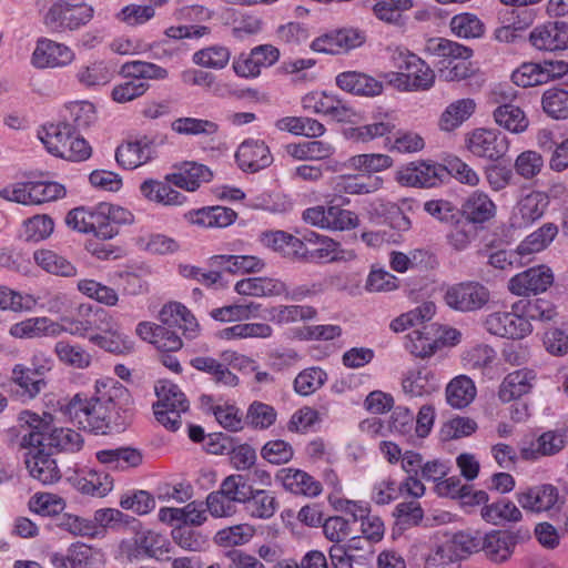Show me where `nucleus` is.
I'll return each instance as SVG.
<instances>
[{"mask_svg": "<svg viewBox=\"0 0 568 568\" xmlns=\"http://www.w3.org/2000/svg\"><path fill=\"white\" fill-rule=\"evenodd\" d=\"M109 383L97 381L94 394L89 398L75 394L61 412L73 424L94 434H109L119 432L123 424L118 422L116 405L112 395L106 390Z\"/></svg>", "mask_w": 568, "mask_h": 568, "instance_id": "1", "label": "nucleus"}, {"mask_svg": "<svg viewBox=\"0 0 568 568\" xmlns=\"http://www.w3.org/2000/svg\"><path fill=\"white\" fill-rule=\"evenodd\" d=\"M161 324L142 322L136 326V334L162 352H176L183 343L181 335L194 338L199 324L193 314L181 303L171 302L159 314Z\"/></svg>", "mask_w": 568, "mask_h": 568, "instance_id": "2", "label": "nucleus"}, {"mask_svg": "<svg viewBox=\"0 0 568 568\" xmlns=\"http://www.w3.org/2000/svg\"><path fill=\"white\" fill-rule=\"evenodd\" d=\"M20 419L28 425V432L21 442L23 447H39L55 454L62 450L75 452L82 446L81 435L71 428L58 426L51 414L39 416L23 412Z\"/></svg>", "mask_w": 568, "mask_h": 568, "instance_id": "3", "label": "nucleus"}, {"mask_svg": "<svg viewBox=\"0 0 568 568\" xmlns=\"http://www.w3.org/2000/svg\"><path fill=\"white\" fill-rule=\"evenodd\" d=\"M389 62L398 71L387 72L384 78L402 92L427 91L435 83L434 70L417 54L404 47L387 49Z\"/></svg>", "mask_w": 568, "mask_h": 568, "instance_id": "4", "label": "nucleus"}, {"mask_svg": "<svg viewBox=\"0 0 568 568\" xmlns=\"http://www.w3.org/2000/svg\"><path fill=\"white\" fill-rule=\"evenodd\" d=\"M119 213L128 215L125 209L108 203H100L93 207L79 206L67 214L65 223L79 233L110 240L119 232L118 226L112 223V220H118Z\"/></svg>", "mask_w": 568, "mask_h": 568, "instance_id": "5", "label": "nucleus"}, {"mask_svg": "<svg viewBox=\"0 0 568 568\" xmlns=\"http://www.w3.org/2000/svg\"><path fill=\"white\" fill-rule=\"evenodd\" d=\"M158 402L153 404L156 420L166 429L175 432L181 427V414L189 409V400L180 387L170 381L155 385Z\"/></svg>", "mask_w": 568, "mask_h": 568, "instance_id": "6", "label": "nucleus"}, {"mask_svg": "<svg viewBox=\"0 0 568 568\" xmlns=\"http://www.w3.org/2000/svg\"><path fill=\"white\" fill-rule=\"evenodd\" d=\"M132 528L134 535L122 540L120 545L121 552L130 561L146 557L161 558L170 551V541L164 535L142 527L136 520Z\"/></svg>", "mask_w": 568, "mask_h": 568, "instance_id": "7", "label": "nucleus"}, {"mask_svg": "<svg viewBox=\"0 0 568 568\" xmlns=\"http://www.w3.org/2000/svg\"><path fill=\"white\" fill-rule=\"evenodd\" d=\"M516 91L511 87H498L493 91V100L498 103L493 116L499 126L511 133H523L529 125L525 112L513 103Z\"/></svg>", "mask_w": 568, "mask_h": 568, "instance_id": "8", "label": "nucleus"}, {"mask_svg": "<svg viewBox=\"0 0 568 568\" xmlns=\"http://www.w3.org/2000/svg\"><path fill=\"white\" fill-rule=\"evenodd\" d=\"M92 17L93 9L88 4L58 2L48 10L44 23L53 32L73 31L87 24Z\"/></svg>", "mask_w": 568, "mask_h": 568, "instance_id": "9", "label": "nucleus"}, {"mask_svg": "<svg viewBox=\"0 0 568 568\" xmlns=\"http://www.w3.org/2000/svg\"><path fill=\"white\" fill-rule=\"evenodd\" d=\"M489 291L479 282L466 281L447 287L444 301L458 312H474L483 308L488 301Z\"/></svg>", "mask_w": 568, "mask_h": 568, "instance_id": "10", "label": "nucleus"}, {"mask_svg": "<svg viewBox=\"0 0 568 568\" xmlns=\"http://www.w3.org/2000/svg\"><path fill=\"white\" fill-rule=\"evenodd\" d=\"M509 145L507 135L496 129H476L467 139V149L471 154L494 162L507 154Z\"/></svg>", "mask_w": 568, "mask_h": 568, "instance_id": "11", "label": "nucleus"}, {"mask_svg": "<svg viewBox=\"0 0 568 568\" xmlns=\"http://www.w3.org/2000/svg\"><path fill=\"white\" fill-rule=\"evenodd\" d=\"M529 537L528 530L494 529L483 535L481 551L494 564L508 561L519 539Z\"/></svg>", "mask_w": 568, "mask_h": 568, "instance_id": "12", "label": "nucleus"}, {"mask_svg": "<svg viewBox=\"0 0 568 568\" xmlns=\"http://www.w3.org/2000/svg\"><path fill=\"white\" fill-rule=\"evenodd\" d=\"M446 176L444 165L432 161H414L404 166L397 175V181L405 186L434 187Z\"/></svg>", "mask_w": 568, "mask_h": 568, "instance_id": "13", "label": "nucleus"}, {"mask_svg": "<svg viewBox=\"0 0 568 568\" xmlns=\"http://www.w3.org/2000/svg\"><path fill=\"white\" fill-rule=\"evenodd\" d=\"M554 283V273L546 265L530 267L514 275L508 281V290L517 296L539 294Z\"/></svg>", "mask_w": 568, "mask_h": 568, "instance_id": "14", "label": "nucleus"}, {"mask_svg": "<svg viewBox=\"0 0 568 568\" xmlns=\"http://www.w3.org/2000/svg\"><path fill=\"white\" fill-rule=\"evenodd\" d=\"M239 168L243 172L256 173L273 163L268 145L262 140L247 139L243 141L235 153Z\"/></svg>", "mask_w": 568, "mask_h": 568, "instance_id": "15", "label": "nucleus"}, {"mask_svg": "<svg viewBox=\"0 0 568 568\" xmlns=\"http://www.w3.org/2000/svg\"><path fill=\"white\" fill-rule=\"evenodd\" d=\"M531 45L539 51H562L568 49V23L548 22L532 29L529 34Z\"/></svg>", "mask_w": 568, "mask_h": 568, "instance_id": "16", "label": "nucleus"}, {"mask_svg": "<svg viewBox=\"0 0 568 568\" xmlns=\"http://www.w3.org/2000/svg\"><path fill=\"white\" fill-rule=\"evenodd\" d=\"M73 59V51L65 44L41 38L37 41L31 61L36 68L45 69L68 65Z\"/></svg>", "mask_w": 568, "mask_h": 568, "instance_id": "17", "label": "nucleus"}, {"mask_svg": "<svg viewBox=\"0 0 568 568\" xmlns=\"http://www.w3.org/2000/svg\"><path fill=\"white\" fill-rule=\"evenodd\" d=\"M549 201L547 194L538 191L525 195L515 206L511 215V225L516 229H524L540 220Z\"/></svg>", "mask_w": 568, "mask_h": 568, "instance_id": "18", "label": "nucleus"}, {"mask_svg": "<svg viewBox=\"0 0 568 568\" xmlns=\"http://www.w3.org/2000/svg\"><path fill=\"white\" fill-rule=\"evenodd\" d=\"M439 325L424 324L414 328L406 336L405 348L415 357L427 358L440 348Z\"/></svg>", "mask_w": 568, "mask_h": 568, "instance_id": "19", "label": "nucleus"}, {"mask_svg": "<svg viewBox=\"0 0 568 568\" xmlns=\"http://www.w3.org/2000/svg\"><path fill=\"white\" fill-rule=\"evenodd\" d=\"M89 314L83 318L64 317L60 323L61 334L68 333L78 337H88L100 331H108L111 315L103 308L92 311L88 308Z\"/></svg>", "mask_w": 568, "mask_h": 568, "instance_id": "20", "label": "nucleus"}, {"mask_svg": "<svg viewBox=\"0 0 568 568\" xmlns=\"http://www.w3.org/2000/svg\"><path fill=\"white\" fill-rule=\"evenodd\" d=\"M29 449L26 457V465L30 475L42 483L51 485L61 478L60 469L51 453L39 447H27Z\"/></svg>", "mask_w": 568, "mask_h": 568, "instance_id": "21", "label": "nucleus"}, {"mask_svg": "<svg viewBox=\"0 0 568 568\" xmlns=\"http://www.w3.org/2000/svg\"><path fill=\"white\" fill-rule=\"evenodd\" d=\"M519 505L530 511L541 513L552 509L559 500L558 488L551 484L530 487L517 494Z\"/></svg>", "mask_w": 568, "mask_h": 568, "instance_id": "22", "label": "nucleus"}, {"mask_svg": "<svg viewBox=\"0 0 568 568\" xmlns=\"http://www.w3.org/2000/svg\"><path fill=\"white\" fill-rule=\"evenodd\" d=\"M98 551L84 544H72L65 554L52 552L50 562L54 568H98Z\"/></svg>", "mask_w": 568, "mask_h": 568, "instance_id": "23", "label": "nucleus"}, {"mask_svg": "<svg viewBox=\"0 0 568 568\" xmlns=\"http://www.w3.org/2000/svg\"><path fill=\"white\" fill-rule=\"evenodd\" d=\"M276 481L292 494L316 497L322 491V485L306 471L295 468H282L276 473Z\"/></svg>", "mask_w": 568, "mask_h": 568, "instance_id": "24", "label": "nucleus"}, {"mask_svg": "<svg viewBox=\"0 0 568 568\" xmlns=\"http://www.w3.org/2000/svg\"><path fill=\"white\" fill-rule=\"evenodd\" d=\"M344 510L352 516L353 523L361 521V531L367 541L377 542L383 538L384 523L378 516L371 514L366 504L347 500Z\"/></svg>", "mask_w": 568, "mask_h": 568, "instance_id": "25", "label": "nucleus"}, {"mask_svg": "<svg viewBox=\"0 0 568 568\" xmlns=\"http://www.w3.org/2000/svg\"><path fill=\"white\" fill-rule=\"evenodd\" d=\"M536 381V373L530 368H521L506 375L503 379L498 397L503 403H509L528 394Z\"/></svg>", "mask_w": 568, "mask_h": 568, "instance_id": "26", "label": "nucleus"}, {"mask_svg": "<svg viewBox=\"0 0 568 568\" xmlns=\"http://www.w3.org/2000/svg\"><path fill=\"white\" fill-rule=\"evenodd\" d=\"M154 155V144L148 138L136 141H130L118 146L115 160L119 165L126 170H133L148 161Z\"/></svg>", "mask_w": 568, "mask_h": 568, "instance_id": "27", "label": "nucleus"}, {"mask_svg": "<svg viewBox=\"0 0 568 568\" xmlns=\"http://www.w3.org/2000/svg\"><path fill=\"white\" fill-rule=\"evenodd\" d=\"M336 85L343 91L364 97L379 95L384 89L381 81L357 71H345L339 73L336 77Z\"/></svg>", "mask_w": 568, "mask_h": 568, "instance_id": "28", "label": "nucleus"}, {"mask_svg": "<svg viewBox=\"0 0 568 568\" xmlns=\"http://www.w3.org/2000/svg\"><path fill=\"white\" fill-rule=\"evenodd\" d=\"M70 481L81 494L93 497H104L113 488L112 477L108 473L97 469L82 471L71 477Z\"/></svg>", "mask_w": 568, "mask_h": 568, "instance_id": "29", "label": "nucleus"}, {"mask_svg": "<svg viewBox=\"0 0 568 568\" xmlns=\"http://www.w3.org/2000/svg\"><path fill=\"white\" fill-rule=\"evenodd\" d=\"M16 338H34L42 336L57 337L61 335L60 323L49 317H30L13 324L9 331Z\"/></svg>", "mask_w": 568, "mask_h": 568, "instance_id": "30", "label": "nucleus"}, {"mask_svg": "<svg viewBox=\"0 0 568 568\" xmlns=\"http://www.w3.org/2000/svg\"><path fill=\"white\" fill-rule=\"evenodd\" d=\"M170 183L166 179L165 181L148 179L140 185V192L146 200L164 206L182 205L186 196L174 190Z\"/></svg>", "mask_w": 568, "mask_h": 568, "instance_id": "31", "label": "nucleus"}, {"mask_svg": "<svg viewBox=\"0 0 568 568\" xmlns=\"http://www.w3.org/2000/svg\"><path fill=\"white\" fill-rule=\"evenodd\" d=\"M110 329L100 331L89 336V342L104 349L105 352L113 354H126L132 352L133 342L120 332L118 324L111 316L110 323H108Z\"/></svg>", "mask_w": 568, "mask_h": 568, "instance_id": "32", "label": "nucleus"}, {"mask_svg": "<svg viewBox=\"0 0 568 568\" xmlns=\"http://www.w3.org/2000/svg\"><path fill=\"white\" fill-rule=\"evenodd\" d=\"M462 214L470 223L483 224L496 215V205L488 194L475 191L463 203Z\"/></svg>", "mask_w": 568, "mask_h": 568, "instance_id": "33", "label": "nucleus"}, {"mask_svg": "<svg viewBox=\"0 0 568 568\" xmlns=\"http://www.w3.org/2000/svg\"><path fill=\"white\" fill-rule=\"evenodd\" d=\"M234 290L237 294L245 296H280L286 291V284L276 278L247 277L237 281Z\"/></svg>", "mask_w": 568, "mask_h": 568, "instance_id": "34", "label": "nucleus"}, {"mask_svg": "<svg viewBox=\"0 0 568 568\" xmlns=\"http://www.w3.org/2000/svg\"><path fill=\"white\" fill-rule=\"evenodd\" d=\"M211 179V170L206 165L195 162H186L180 172L166 175L169 182L191 192L197 190L202 183L210 182Z\"/></svg>", "mask_w": 568, "mask_h": 568, "instance_id": "35", "label": "nucleus"}, {"mask_svg": "<svg viewBox=\"0 0 568 568\" xmlns=\"http://www.w3.org/2000/svg\"><path fill=\"white\" fill-rule=\"evenodd\" d=\"M260 242L285 257L304 255L303 241L285 231H265L260 235Z\"/></svg>", "mask_w": 568, "mask_h": 568, "instance_id": "36", "label": "nucleus"}, {"mask_svg": "<svg viewBox=\"0 0 568 568\" xmlns=\"http://www.w3.org/2000/svg\"><path fill=\"white\" fill-rule=\"evenodd\" d=\"M12 383L17 386L16 393L22 400L34 399L45 387L43 377L33 374L28 366L17 364L12 368Z\"/></svg>", "mask_w": 568, "mask_h": 568, "instance_id": "37", "label": "nucleus"}, {"mask_svg": "<svg viewBox=\"0 0 568 568\" xmlns=\"http://www.w3.org/2000/svg\"><path fill=\"white\" fill-rule=\"evenodd\" d=\"M75 133L70 122L62 121L43 126V135H40V139L51 154L62 158L68 142Z\"/></svg>", "mask_w": 568, "mask_h": 568, "instance_id": "38", "label": "nucleus"}, {"mask_svg": "<svg viewBox=\"0 0 568 568\" xmlns=\"http://www.w3.org/2000/svg\"><path fill=\"white\" fill-rule=\"evenodd\" d=\"M558 232L557 224L552 222L544 223L518 244L516 252L521 257L542 252L554 242Z\"/></svg>", "mask_w": 568, "mask_h": 568, "instance_id": "39", "label": "nucleus"}, {"mask_svg": "<svg viewBox=\"0 0 568 568\" xmlns=\"http://www.w3.org/2000/svg\"><path fill=\"white\" fill-rule=\"evenodd\" d=\"M75 79L85 88H97L108 84L113 79V70L104 60H93L79 67Z\"/></svg>", "mask_w": 568, "mask_h": 568, "instance_id": "40", "label": "nucleus"}, {"mask_svg": "<svg viewBox=\"0 0 568 568\" xmlns=\"http://www.w3.org/2000/svg\"><path fill=\"white\" fill-rule=\"evenodd\" d=\"M235 219V211L224 206H207L191 213V222L204 227H226Z\"/></svg>", "mask_w": 568, "mask_h": 568, "instance_id": "41", "label": "nucleus"}, {"mask_svg": "<svg viewBox=\"0 0 568 568\" xmlns=\"http://www.w3.org/2000/svg\"><path fill=\"white\" fill-rule=\"evenodd\" d=\"M275 126L281 131L306 138H318L326 131L323 123L307 116H284L276 121Z\"/></svg>", "mask_w": 568, "mask_h": 568, "instance_id": "42", "label": "nucleus"}, {"mask_svg": "<svg viewBox=\"0 0 568 568\" xmlns=\"http://www.w3.org/2000/svg\"><path fill=\"white\" fill-rule=\"evenodd\" d=\"M476 396V386L474 382L460 375L449 382L446 387L447 403L457 409L467 407Z\"/></svg>", "mask_w": 568, "mask_h": 568, "instance_id": "43", "label": "nucleus"}, {"mask_svg": "<svg viewBox=\"0 0 568 568\" xmlns=\"http://www.w3.org/2000/svg\"><path fill=\"white\" fill-rule=\"evenodd\" d=\"M481 517L489 524L517 523L523 518L520 509L509 499L501 498L481 508Z\"/></svg>", "mask_w": 568, "mask_h": 568, "instance_id": "44", "label": "nucleus"}, {"mask_svg": "<svg viewBox=\"0 0 568 568\" xmlns=\"http://www.w3.org/2000/svg\"><path fill=\"white\" fill-rule=\"evenodd\" d=\"M37 265L48 273L72 277L77 275V267L64 256L51 250H38L33 254Z\"/></svg>", "mask_w": 568, "mask_h": 568, "instance_id": "45", "label": "nucleus"}, {"mask_svg": "<svg viewBox=\"0 0 568 568\" xmlns=\"http://www.w3.org/2000/svg\"><path fill=\"white\" fill-rule=\"evenodd\" d=\"M191 366L212 376L216 384L236 386L239 378L224 364L210 356H196L191 359Z\"/></svg>", "mask_w": 568, "mask_h": 568, "instance_id": "46", "label": "nucleus"}, {"mask_svg": "<svg viewBox=\"0 0 568 568\" xmlns=\"http://www.w3.org/2000/svg\"><path fill=\"white\" fill-rule=\"evenodd\" d=\"M403 392L409 397H423L438 388L435 375L427 369L410 372L402 382Z\"/></svg>", "mask_w": 568, "mask_h": 568, "instance_id": "47", "label": "nucleus"}, {"mask_svg": "<svg viewBox=\"0 0 568 568\" xmlns=\"http://www.w3.org/2000/svg\"><path fill=\"white\" fill-rule=\"evenodd\" d=\"M475 108L473 99H460L450 103L442 113L439 128L447 132L455 130L474 113Z\"/></svg>", "mask_w": 568, "mask_h": 568, "instance_id": "48", "label": "nucleus"}, {"mask_svg": "<svg viewBox=\"0 0 568 568\" xmlns=\"http://www.w3.org/2000/svg\"><path fill=\"white\" fill-rule=\"evenodd\" d=\"M412 7V0H379L374 4L373 12L377 19L402 28L406 23L403 12Z\"/></svg>", "mask_w": 568, "mask_h": 568, "instance_id": "49", "label": "nucleus"}, {"mask_svg": "<svg viewBox=\"0 0 568 568\" xmlns=\"http://www.w3.org/2000/svg\"><path fill=\"white\" fill-rule=\"evenodd\" d=\"M120 73L123 77H132L140 82L146 80H165L169 77V71L153 62L133 60L122 64Z\"/></svg>", "mask_w": 568, "mask_h": 568, "instance_id": "50", "label": "nucleus"}, {"mask_svg": "<svg viewBox=\"0 0 568 568\" xmlns=\"http://www.w3.org/2000/svg\"><path fill=\"white\" fill-rule=\"evenodd\" d=\"M273 328L266 323H240L225 327L217 333L221 339L268 338Z\"/></svg>", "mask_w": 568, "mask_h": 568, "instance_id": "51", "label": "nucleus"}, {"mask_svg": "<svg viewBox=\"0 0 568 568\" xmlns=\"http://www.w3.org/2000/svg\"><path fill=\"white\" fill-rule=\"evenodd\" d=\"M261 304L248 302L231 304L211 311V316L219 322H242L260 315Z\"/></svg>", "mask_w": 568, "mask_h": 568, "instance_id": "52", "label": "nucleus"}, {"mask_svg": "<svg viewBox=\"0 0 568 568\" xmlns=\"http://www.w3.org/2000/svg\"><path fill=\"white\" fill-rule=\"evenodd\" d=\"M382 184L379 176L341 175L337 178L336 190L348 194H368L377 191Z\"/></svg>", "mask_w": 568, "mask_h": 568, "instance_id": "53", "label": "nucleus"}, {"mask_svg": "<svg viewBox=\"0 0 568 568\" xmlns=\"http://www.w3.org/2000/svg\"><path fill=\"white\" fill-rule=\"evenodd\" d=\"M54 353L62 364L78 369L88 368L92 362L90 353L82 346L65 341L55 343Z\"/></svg>", "mask_w": 568, "mask_h": 568, "instance_id": "54", "label": "nucleus"}, {"mask_svg": "<svg viewBox=\"0 0 568 568\" xmlns=\"http://www.w3.org/2000/svg\"><path fill=\"white\" fill-rule=\"evenodd\" d=\"M278 507V503L271 491L251 489L250 497L246 500V509L254 518L268 519Z\"/></svg>", "mask_w": 568, "mask_h": 568, "instance_id": "55", "label": "nucleus"}, {"mask_svg": "<svg viewBox=\"0 0 568 568\" xmlns=\"http://www.w3.org/2000/svg\"><path fill=\"white\" fill-rule=\"evenodd\" d=\"M231 59V50L227 47L215 44L194 52L192 61L194 64L206 69L222 70Z\"/></svg>", "mask_w": 568, "mask_h": 568, "instance_id": "56", "label": "nucleus"}, {"mask_svg": "<svg viewBox=\"0 0 568 568\" xmlns=\"http://www.w3.org/2000/svg\"><path fill=\"white\" fill-rule=\"evenodd\" d=\"M268 315L274 323L288 324L314 318L316 310L308 305H280L272 307Z\"/></svg>", "mask_w": 568, "mask_h": 568, "instance_id": "57", "label": "nucleus"}, {"mask_svg": "<svg viewBox=\"0 0 568 568\" xmlns=\"http://www.w3.org/2000/svg\"><path fill=\"white\" fill-rule=\"evenodd\" d=\"M542 110L552 119L568 118V91L560 88L546 90L541 99Z\"/></svg>", "mask_w": 568, "mask_h": 568, "instance_id": "58", "label": "nucleus"}, {"mask_svg": "<svg viewBox=\"0 0 568 568\" xmlns=\"http://www.w3.org/2000/svg\"><path fill=\"white\" fill-rule=\"evenodd\" d=\"M327 381V374L320 367H308L297 374L294 390L302 396H310L318 390Z\"/></svg>", "mask_w": 568, "mask_h": 568, "instance_id": "59", "label": "nucleus"}, {"mask_svg": "<svg viewBox=\"0 0 568 568\" xmlns=\"http://www.w3.org/2000/svg\"><path fill=\"white\" fill-rule=\"evenodd\" d=\"M449 27L455 36L464 39L480 38L485 31L480 19L476 14L468 12L454 16Z\"/></svg>", "mask_w": 568, "mask_h": 568, "instance_id": "60", "label": "nucleus"}, {"mask_svg": "<svg viewBox=\"0 0 568 568\" xmlns=\"http://www.w3.org/2000/svg\"><path fill=\"white\" fill-rule=\"evenodd\" d=\"M424 568H460V560L454 545L446 540L430 549Z\"/></svg>", "mask_w": 568, "mask_h": 568, "instance_id": "61", "label": "nucleus"}, {"mask_svg": "<svg viewBox=\"0 0 568 568\" xmlns=\"http://www.w3.org/2000/svg\"><path fill=\"white\" fill-rule=\"evenodd\" d=\"M79 292L89 298L106 306H114L119 301L116 291L94 280H80L77 284Z\"/></svg>", "mask_w": 568, "mask_h": 568, "instance_id": "62", "label": "nucleus"}, {"mask_svg": "<svg viewBox=\"0 0 568 568\" xmlns=\"http://www.w3.org/2000/svg\"><path fill=\"white\" fill-rule=\"evenodd\" d=\"M252 486L243 475H230L220 484L219 490L229 498L236 507L239 504H246Z\"/></svg>", "mask_w": 568, "mask_h": 568, "instance_id": "63", "label": "nucleus"}, {"mask_svg": "<svg viewBox=\"0 0 568 568\" xmlns=\"http://www.w3.org/2000/svg\"><path fill=\"white\" fill-rule=\"evenodd\" d=\"M511 80L518 87L529 88L549 82V74L541 63H524L511 74Z\"/></svg>", "mask_w": 568, "mask_h": 568, "instance_id": "64", "label": "nucleus"}]
</instances>
